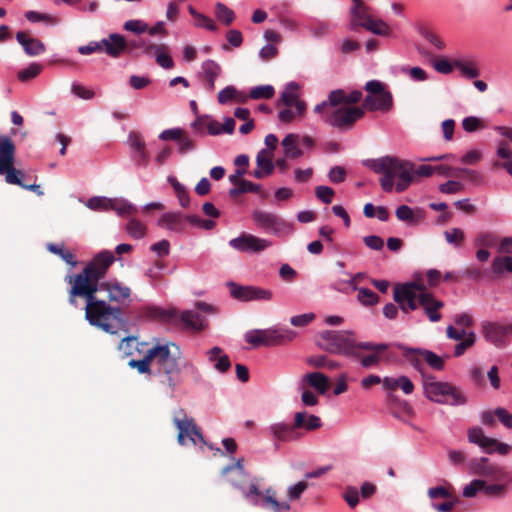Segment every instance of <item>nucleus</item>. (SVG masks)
<instances>
[{
	"instance_id": "nucleus-16",
	"label": "nucleus",
	"mask_w": 512,
	"mask_h": 512,
	"mask_svg": "<svg viewBox=\"0 0 512 512\" xmlns=\"http://www.w3.org/2000/svg\"><path fill=\"white\" fill-rule=\"evenodd\" d=\"M106 291L110 302L123 304L130 298L131 289L117 280H110L100 283L99 291Z\"/></svg>"
},
{
	"instance_id": "nucleus-37",
	"label": "nucleus",
	"mask_w": 512,
	"mask_h": 512,
	"mask_svg": "<svg viewBox=\"0 0 512 512\" xmlns=\"http://www.w3.org/2000/svg\"><path fill=\"white\" fill-rule=\"evenodd\" d=\"M305 380L320 394H325L329 386L328 378L320 372L308 373L305 376Z\"/></svg>"
},
{
	"instance_id": "nucleus-3",
	"label": "nucleus",
	"mask_w": 512,
	"mask_h": 512,
	"mask_svg": "<svg viewBox=\"0 0 512 512\" xmlns=\"http://www.w3.org/2000/svg\"><path fill=\"white\" fill-rule=\"evenodd\" d=\"M154 363L158 366V373L165 377L167 385L174 389L180 382L182 367L181 350L172 342L157 343L153 346Z\"/></svg>"
},
{
	"instance_id": "nucleus-52",
	"label": "nucleus",
	"mask_w": 512,
	"mask_h": 512,
	"mask_svg": "<svg viewBox=\"0 0 512 512\" xmlns=\"http://www.w3.org/2000/svg\"><path fill=\"white\" fill-rule=\"evenodd\" d=\"M358 300L365 306H373L379 302V296L368 288H359Z\"/></svg>"
},
{
	"instance_id": "nucleus-57",
	"label": "nucleus",
	"mask_w": 512,
	"mask_h": 512,
	"mask_svg": "<svg viewBox=\"0 0 512 512\" xmlns=\"http://www.w3.org/2000/svg\"><path fill=\"white\" fill-rule=\"evenodd\" d=\"M497 242L495 234L490 232H483L477 235L475 238V245L484 248L493 247Z\"/></svg>"
},
{
	"instance_id": "nucleus-39",
	"label": "nucleus",
	"mask_w": 512,
	"mask_h": 512,
	"mask_svg": "<svg viewBox=\"0 0 512 512\" xmlns=\"http://www.w3.org/2000/svg\"><path fill=\"white\" fill-rule=\"evenodd\" d=\"M181 322L192 330L200 331L204 328L203 319L193 311H183L180 316Z\"/></svg>"
},
{
	"instance_id": "nucleus-64",
	"label": "nucleus",
	"mask_w": 512,
	"mask_h": 512,
	"mask_svg": "<svg viewBox=\"0 0 512 512\" xmlns=\"http://www.w3.org/2000/svg\"><path fill=\"white\" fill-rule=\"evenodd\" d=\"M462 126L466 132H470V133L484 128L482 121L479 118L474 117V116H469V117L464 118V120L462 121Z\"/></svg>"
},
{
	"instance_id": "nucleus-56",
	"label": "nucleus",
	"mask_w": 512,
	"mask_h": 512,
	"mask_svg": "<svg viewBox=\"0 0 512 512\" xmlns=\"http://www.w3.org/2000/svg\"><path fill=\"white\" fill-rule=\"evenodd\" d=\"M460 502V499L453 495L451 498H447L442 503L432 502L431 507L437 512H451L456 504Z\"/></svg>"
},
{
	"instance_id": "nucleus-53",
	"label": "nucleus",
	"mask_w": 512,
	"mask_h": 512,
	"mask_svg": "<svg viewBox=\"0 0 512 512\" xmlns=\"http://www.w3.org/2000/svg\"><path fill=\"white\" fill-rule=\"evenodd\" d=\"M110 209L115 210L120 216L133 215L137 212L136 207L126 201L112 200Z\"/></svg>"
},
{
	"instance_id": "nucleus-45",
	"label": "nucleus",
	"mask_w": 512,
	"mask_h": 512,
	"mask_svg": "<svg viewBox=\"0 0 512 512\" xmlns=\"http://www.w3.org/2000/svg\"><path fill=\"white\" fill-rule=\"evenodd\" d=\"M47 249L51 253H54V254L58 255L59 257H61V259L63 261H65L67 264L71 265L72 267L76 266L77 260H76L75 255L70 250L64 249L62 245L60 246V245H57L54 243H49L47 245Z\"/></svg>"
},
{
	"instance_id": "nucleus-23",
	"label": "nucleus",
	"mask_w": 512,
	"mask_h": 512,
	"mask_svg": "<svg viewBox=\"0 0 512 512\" xmlns=\"http://www.w3.org/2000/svg\"><path fill=\"white\" fill-rule=\"evenodd\" d=\"M201 69L206 89L211 92L215 88L216 79L221 74V66L216 61L209 59L202 63Z\"/></svg>"
},
{
	"instance_id": "nucleus-26",
	"label": "nucleus",
	"mask_w": 512,
	"mask_h": 512,
	"mask_svg": "<svg viewBox=\"0 0 512 512\" xmlns=\"http://www.w3.org/2000/svg\"><path fill=\"white\" fill-rule=\"evenodd\" d=\"M15 145L7 136L0 137V171L14 164Z\"/></svg>"
},
{
	"instance_id": "nucleus-63",
	"label": "nucleus",
	"mask_w": 512,
	"mask_h": 512,
	"mask_svg": "<svg viewBox=\"0 0 512 512\" xmlns=\"http://www.w3.org/2000/svg\"><path fill=\"white\" fill-rule=\"evenodd\" d=\"M139 342L136 337L128 336L121 340L119 344V350L124 353V355L129 356L132 354V349L137 348Z\"/></svg>"
},
{
	"instance_id": "nucleus-10",
	"label": "nucleus",
	"mask_w": 512,
	"mask_h": 512,
	"mask_svg": "<svg viewBox=\"0 0 512 512\" xmlns=\"http://www.w3.org/2000/svg\"><path fill=\"white\" fill-rule=\"evenodd\" d=\"M484 339L496 348H505L508 337L512 336V323L502 324L497 321H483L480 324Z\"/></svg>"
},
{
	"instance_id": "nucleus-32",
	"label": "nucleus",
	"mask_w": 512,
	"mask_h": 512,
	"mask_svg": "<svg viewBox=\"0 0 512 512\" xmlns=\"http://www.w3.org/2000/svg\"><path fill=\"white\" fill-rule=\"evenodd\" d=\"M454 65L461 76L466 79H475L480 75L478 64L474 60L454 59Z\"/></svg>"
},
{
	"instance_id": "nucleus-14",
	"label": "nucleus",
	"mask_w": 512,
	"mask_h": 512,
	"mask_svg": "<svg viewBox=\"0 0 512 512\" xmlns=\"http://www.w3.org/2000/svg\"><path fill=\"white\" fill-rule=\"evenodd\" d=\"M271 244L270 241L249 233H242L229 241V245L239 252H261L270 247Z\"/></svg>"
},
{
	"instance_id": "nucleus-22",
	"label": "nucleus",
	"mask_w": 512,
	"mask_h": 512,
	"mask_svg": "<svg viewBox=\"0 0 512 512\" xmlns=\"http://www.w3.org/2000/svg\"><path fill=\"white\" fill-rule=\"evenodd\" d=\"M270 430L275 439L283 442L295 441L300 439L302 436L295 427V422L292 425L275 423L271 425Z\"/></svg>"
},
{
	"instance_id": "nucleus-44",
	"label": "nucleus",
	"mask_w": 512,
	"mask_h": 512,
	"mask_svg": "<svg viewBox=\"0 0 512 512\" xmlns=\"http://www.w3.org/2000/svg\"><path fill=\"white\" fill-rule=\"evenodd\" d=\"M492 271L496 275H502L504 272L512 273V257L497 256L492 261Z\"/></svg>"
},
{
	"instance_id": "nucleus-29",
	"label": "nucleus",
	"mask_w": 512,
	"mask_h": 512,
	"mask_svg": "<svg viewBox=\"0 0 512 512\" xmlns=\"http://www.w3.org/2000/svg\"><path fill=\"white\" fill-rule=\"evenodd\" d=\"M468 440L470 443L476 444L483 448L486 452L492 453V445L496 443V439L487 437L484 431L480 427H472L467 433Z\"/></svg>"
},
{
	"instance_id": "nucleus-62",
	"label": "nucleus",
	"mask_w": 512,
	"mask_h": 512,
	"mask_svg": "<svg viewBox=\"0 0 512 512\" xmlns=\"http://www.w3.org/2000/svg\"><path fill=\"white\" fill-rule=\"evenodd\" d=\"M124 29L136 34L147 32L148 25L142 20H128L124 23Z\"/></svg>"
},
{
	"instance_id": "nucleus-30",
	"label": "nucleus",
	"mask_w": 512,
	"mask_h": 512,
	"mask_svg": "<svg viewBox=\"0 0 512 512\" xmlns=\"http://www.w3.org/2000/svg\"><path fill=\"white\" fill-rule=\"evenodd\" d=\"M207 358L209 362L214 364V368L221 372H227L231 367V361L226 354H222L220 347H213L207 351Z\"/></svg>"
},
{
	"instance_id": "nucleus-38",
	"label": "nucleus",
	"mask_w": 512,
	"mask_h": 512,
	"mask_svg": "<svg viewBox=\"0 0 512 512\" xmlns=\"http://www.w3.org/2000/svg\"><path fill=\"white\" fill-rule=\"evenodd\" d=\"M273 152L267 149H262L256 156V165L258 168L264 170L266 174L271 175L275 169V165L272 161Z\"/></svg>"
},
{
	"instance_id": "nucleus-41",
	"label": "nucleus",
	"mask_w": 512,
	"mask_h": 512,
	"mask_svg": "<svg viewBox=\"0 0 512 512\" xmlns=\"http://www.w3.org/2000/svg\"><path fill=\"white\" fill-rule=\"evenodd\" d=\"M0 175H5V181L8 184L18 185L23 188L24 182V173L21 170H18L14 167V164L4 168L0 171Z\"/></svg>"
},
{
	"instance_id": "nucleus-21",
	"label": "nucleus",
	"mask_w": 512,
	"mask_h": 512,
	"mask_svg": "<svg viewBox=\"0 0 512 512\" xmlns=\"http://www.w3.org/2000/svg\"><path fill=\"white\" fill-rule=\"evenodd\" d=\"M387 405L390 413L396 418L404 420L406 417L413 415V409L409 403L393 393L387 395Z\"/></svg>"
},
{
	"instance_id": "nucleus-13",
	"label": "nucleus",
	"mask_w": 512,
	"mask_h": 512,
	"mask_svg": "<svg viewBox=\"0 0 512 512\" xmlns=\"http://www.w3.org/2000/svg\"><path fill=\"white\" fill-rule=\"evenodd\" d=\"M230 295L239 301L270 300L272 292L255 286H242L234 282H228Z\"/></svg>"
},
{
	"instance_id": "nucleus-12",
	"label": "nucleus",
	"mask_w": 512,
	"mask_h": 512,
	"mask_svg": "<svg viewBox=\"0 0 512 512\" xmlns=\"http://www.w3.org/2000/svg\"><path fill=\"white\" fill-rule=\"evenodd\" d=\"M173 423L178 429L177 441L180 445L186 444V438H188L193 445L196 444L194 437H197L200 441H204V437L195 424L194 419L187 417L182 408L174 412Z\"/></svg>"
},
{
	"instance_id": "nucleus-27",
	"label": "nucleus",
	"mask_w": 512,
	"mask_h": 512,
	"mask_svg": "<svg viewBox=\"0 0 512 512\" xmlns=\"http://www.w3.org/2000/svg\"><path fill=\"white\" fill-rule=\"evenodd\" d=\"M294 422L297 430L313 431L322 426L321 419L318 416L309 414L306 411L297 412L294 416Z\"/></svg>"
},
{
	"instance_id": "nucleus-47",
	"label": "nucleus",
	"mask_w": 512,
	"mask_h": 512,
	"mask_svg": "<svg viewBox=\"0 0 512 512\" xmlns=\"http://www.w3.org/2000/svg\"><path fill=\"white\" fill-rule=\"evenodd\" d=\"M307 363L315 368H327L329 370H335L339 366L336 361L330 360L325 355L311 356L307 358Z\"/></svg>"
},
{
	"instance_id": "nucleus-54",
	"label": "nucleus",
	"mask_w": 512,
	"mask_h": 512,
	"mask_svg": "<svg viewBox=\"0 0 512 512\" xmlns=\"http://www.w3.org/2000/svg\"><path fill=\"white\" fill-rule=\"evenodd\" d=\"M444 237L449 244L459 247L462 245L465 235L461 229L452 228L444 232Z\"/></svg>"
},
{
	"instance_id": "nucleus-48",
	"label": "nucleus",
	"mask_w": 512,
	"mask_h": 512,
	"mask_svg": "<svg viewBox=\"0 0 512 512\" xmlns=\"http://www.w3.org/2000/svg\"><path fill=\"white\" fill-rule=\"evenodd\" d=\"M275 94L274 87L271 85H260L253 87L249 92V97L254 100L271 99Z\"/></svg>"
},
{
	"instance_id": "nucleus-6",
	"label": "nucleus",
	"mask_w": 512,
	"mask_h": 512,
	"mask_svg": "<svg viewBox=\"0 0 512 512\" xmlns=\"http://www.w3.org/2000/svg\"><path fill=\"white\" fill-rule=\"evenodd\" d=\"M318 346L332 354L359 357L356 345L345 333L340 331H324L319 335Z\"/></svg>"
},
{
	"instance_id": "nucleus-50",
	"label": "nucleus",
	"mask_w": 512,
	"mask_h": 512,
	"mask_svg": "<svg viewBox=\"0 0 512 512\" xmlns=\"http://www.w3.org/2000/svg\"><path fill=\"white\" fill-rule=\"evenodd\" d=\"M86 205L92 210L107 211L112 206V200L106 197L94 196L87 201Z\"/></svg>"
},
{
	"instance_id": "nucleus-61",
	"label": "nucleus",
	"mask_w": 512,
	"mask_h": 512,
	"mask_svg": "<svg viewBox=\"0 0 512 512\" xmlns=\"http://www.w3.org/2000/svg\"><path fill=\"white\" fill-rule=\"evenodd\" d=\"M464 185L455 180H449L439 185V191L444 194H455L463 191Z\"/></svg>"
},
{
	"instance_id": "nucleus-1",
	"label": "nucleus",
	"mask_w": 512,
	"mask_h": 512,
	"mask_svg": "<svg viewBox=\"0 0 512 512\" xmlns=\"http://www.w3.org/2000/svg\"><path fill=\"white\" fill-rule=\"evenodd\" d=\"M114 261V254L104 250L97 254L80 273L65 277V281L71 286L68 291L69 304L77 307V297L84 298L86 320L92 326L110 334H116L126 326L122 308L112 306L97 297L100 280L104 278Z\"/></svg>"
},
{
	"instance_id": "nucleus-20",
	"label": "nucleus",
	"mask_w": 512,
	"mask_h": 512,
	"mask_svg": "<svg viewBox=\"0 0 512 512\" xmlns=\"http://www.w3.org/2000/svg\"><path fill=\"white\" fill-rule=\"evenodd\" d=\"M102 50L109 56L118 58L122 53H127V40L124 36L111 33L108 38L102 39Z\"/></svg>"
},
{
	"instance_id": "nucleus-4",
	"label": "nucleus",
	"mask_w": 512,
	"mask_h": 512,
	"mask_svg": "<svg viewBox=\"0 0 512 512\" xmlns=\"http://www.w3.org/2000/svg\"><path fill=\"white\" fill-rule=\"evenodd\" d=\"M314 112L321 114L326 123L341 130L350 129L365 114L362 107L332 105L329 99L316 105Z\"/></svg>"
},
{
	"instance_id": "nucleus-49",
	"label": "nucleus",
	"mask_w": 512,
	"mask_h": 512,
	"mask_svg": "<svg viewBox=\"0 0 512 512\" xmlns=\"http://www.w3.org/2000/svg\"><path fill=\"white\" fill-rule=\"evenodd\" d=\"M476 342V334L473 331H469L468 336L459 341L456 344L454 350V356H462L469 348H471Z\"/></svg>"
},
{
	"instance_id": "nucleus-34",
	"label": "nucleus",
	"mask_w": 512,
	"mask_h": 512,
	"mask_svg": "<svg viewBox=\"0 0 512 512\" xmlns=\"http://www.w3.org/2000/svg\"><path fill=\"white\" fill-rule=\"evenodd\" d=\"M161 227H166L175 232H182L184 230V219L179 213H166L158 220Z\"/></svg>"
},
{
	"instance_id": "nucleus-28",
	"label": "nucleus",
	"mask_w": 512,
	"mask_h": 512,
	"mask_svg": "<svg viewBox=\"0 0 512 512\" xmlns=\"http://www.w3.org/2000/svg\"><path fill=\"white\" fill-rule=\"evenodd\" d=\"M396 217L408 225H417L424 220L425 212L421 209L413 210L407 205H400L396 209Z\"/></svg>"
},
{
	"instance_id": "nucleus-43",
	"label": "nucleus",
	"mask_w": 512,
	"mask_h": 512,
	"mask_svg": "<svg viewBox=\"0 0 512 512\" xmlns=\"http://www.w3.org/2000/svg\"><path fill=\"white\" fill-rule=\"evenodd\" d=\"M365 29L378 36H389L391 28L381 19H374L373 17L369 22H366Z\"/></svg>"
},
{
	"instance_id": "nucleus-31",
	"label": "nucleus",
	"mask_w": 512,
	"mask_h": 512,
	"mask_svg": "<svg viewBox=\"0 0 512 512\" xmlns=\"http://www.w3.org/2000/svg\"><path fill=\"white\" fill-rule=\"evenodd\" d=\"M350 19V29L357 31L359 27H366V22H369L372 16L369 14V7L364 5L363 7H352Z\"/></svg>"
},
{
	"instance_id": "nucleus-17",
	"label": "nucleus",
	"mask_w": 512,
	"mask_h": 512,
	"mask_svg": "<svg viewBox=\"0 0 512 512\" xmlns=\"http://www.w3.org/2000/svg\"><path fill=\"white\" fill-rule=\"evenodd\" d=\"M418 302L431 322L441 320L442 316L439 310L444 306L441 300L436 299L431 293L425 292L419 294Z\"/></svg>"
},
{
	"instance_id": "nucleus-19",
	"label": "nucleus",
	"mask_w": 512,
	"mask_h": 512,
	"mask_svg": "<svg viewBox=\"0 0 512 512\" xmlns=\"http://www.w3.org/2000/svg\"><path fill=\"white\" fill-rule=\"evenodd\" d=\"M299 86L296 82H290L281 93L280 101L286 107H295L299 116H302L306 110L304 101L299 100L298 91Z\"/></svg>"
},
{
	"instance_id": "nucleus-8",
	"label": "nucleus",
	"mask_w": 512,
	"mask_h": 512,
	"mask_svg": "<svg viewBox=\"0 0 512 512\" xmlns=\"http://www.w3.org/2000/svg\"><path fill=\"white\" fill-rule=\"evenodd\" d=\"M295 337L296 333L289 329H255L245 334V341L254 347H269L290 342Z\"/></svg>"
},
{
	"instance_id": "nucleus-15",
	"label": "nucleus",
	"mask_w": 512,
	"mask_h": 512,
	"mask_svg": "<svg viewBox=\"0 0 512 512\" xmlns=\"http://www.w3.org/2000/svg\"><path fill=\"white\" fill-rule=\"evenodd\" d=\"M389 346L390 345L386 344V343H378V344H375L372 342L357 343L356 350L361 349V350H366V351L371 352V354H368L365 356H361L359 354V357H357V358L360 359V363L364 368L376 367L379 365L380 361L383 358V353L386 350H388Z\"/></svg>"
},
{
	"instance_id": "nucleus-51",
	"label": "nucleus",
	"mask_w": 512,
	"mask_h": 512,
	"mask_svg": "<svg viewBox=\"0 0 512 512\" xmlns=\"http://www.w3.org/2000/svg\"><path fill=\"white\" fill-rule=\"evenodd\" d=\"M126 230L135 239H141L146 234V226L136 219H131L127 223Z\"/></svg>"
},
{
	"instance_id": "nucleus-33",
	"label": "nucleus",
	"mask_w": 512,
	"mask_h": 512,
	"mask_svg": "<svg viewBox=\"0 0 512 512\" xmlns=\"http://www.w3.org/2000/svg\"><path fill=\"white\" fill-rule=\"evenodd\" d=\"M299 136L297 134H288L282 140L281 144L284 148V155L289 159H298L303 155V151L298 147Z\"/></svg>"
},
{
	"instance_id": "nucleus-60",
	"label": "nucleus",
	"mask_w": 512,
	"mask_h": 512,
	"mask_svg": "<svg viewBox=\"0 0 512 512\" xmlns=\"http://www.w3.org/2000/svg\"><path fill=\"white\" fill-rule=\"evenodd\" d=\"M343 498L348 506L354 509L359 503V492L354 486H347L343 493Z\"/></svg>"
},
{
	"instance_id": "nucleus-58",
	"label": "nucleus",
	"mask_w": 512,
	"mask_h": 512,
	"mask_svg": "<svg viewBox=\"0 0 512 512\" xmlns=\"http://www.w3.org/2000/svg\"><path fill=\"white\" fill-rule=\"evenodd\" d=\"M173 311L163 310L157 307H150L147 309V317L150 319L167 321L174 316Z\"/></svg>"
},
{
	"instance_id": "nucleus-35",
	"label": "nucleus",
	"mask_w": 512,
	"mask_h": 512,
	"mask_svg": "<svg viewBox=\"0 0 512 512\" xmlns=\"http://www.w3.org/2000/svg\"><path fill=\"white\" fill-rule=\"evenodd\" d=\"M155 43L144 38L127 40V53H133L137 49H142V53L147 56H153V51L159 50Z\"/></svg>"
},
{
	"instance_id": "nucleus-9",
	"label": "nucleus",
	"mask_w": 512,
	"mask_h": 512,
	"mask_svg": "<svg viewBox=\"0 0 512 512\" xmlns=\"http://www.w3.org/2000/svg\"><path fill=\"white\" fill-rule=\"evenodd\" d=\"M397 347L402 351L403 357L421 373L423 372V362H426L434 370L444 369V359L430 350L411 348L403 344H398Z\"/></svg>"
},
{
	"instance_id": "nucleus-11",
	"label": "nucleus",
	"mask_w": 512,
	"mask_h": 512,
	"mask_svg": "<svg viewBox=\"0 0 512 512\" xmlns=\"http://www.w3.org/2000/svg\"><path fill=\"white\" fill-rule=\"evenodd\" d=\"M252 219L255 225L266 233L280 236L291 231L290 225L285 220L271 212L255 210L252 212Z\"/></svg>"
},
{
	"instance_id": "nucleus-36",
	"label": "nucleus",
	"mask_w": 512,
	"mask_h": 512,
	"mask_svg": "<svg viewBox=\"0 0 512 512\" xmlns=\"http://www.w3.org/2000/svg\"><path fill=\"white\" fill-rule=\"evenodd\" d=\"M154 363L153 347L149 348L143 359L128 361L131 368L137 369L140 374L150 373V365Z\"/></svg>"
},
{
	"instance_id": "nucleus-24",
	"label": "nucleus",
	"mask_w": 512,
	"mask_h": 512,
	"mask_svg": "<svg viewBox=\"0 0 512 512\" xmlns=\"http://www.w3.org/2000/svg\"><path fill=\"white\" fill-rule=\"evenodd\" d=\"M16 39L23 46L25 53L30 56H36L45 51V46L40 40L30 37L23 31L16 33Z\"/></svg>"
},
{
	"instance_id": "nucleus-55",
	"label": "nucleus",
	"mask_w": 512,
	"mask_h": 512,
	"mask_svg": "<svg viewBox=\"0 0 512 512\" xmlns=\"http://www.w3.org/2000/svg\"><path fill=\"white\" fill-rule=\"evenodd\" d=\"M41 71L42 65L38 63H32L27 68L19 71L18 78L20 81H28L39 75Z\"/></svg>"
},
{
	"instance_id": "nucleus-5",
	"label": "nucleus",
	"mask_w": 512,
	"mask_h": 512,
	"mask_svg": "<svg viewBox=\"0 0 512 512\" xmlns=\"http://www.w3.org/2000/svg\"><path fill=\"white\" fill-rule=\"evenodd\" d=\"M425 396L436 403L449 406H463L468 402L465 392L450 382L436 381L434 377L423 380Z\"/></svg>"
},
{
	"instance_id": "nucleus-40",
	"label": "nucleus",
	"mask_w": 512,
	"mask_h": 512,
	"mask_svg": "<svg viewBox=\"0 0 512 512\" xmlns=\"http://www.w3.org/2000/svg\"><path fill=\"white\" fill-rule=\"evenodd\" d=\"M156 47H161V49L159 48V50L153 51L157 64L164 69H172L174 67V61L169 55L168 47L165 44H156Z\"/></svg>"
},
{
	"instance_id": "nucleus-42",
	"label": "nucleus",
	"mask_w": 512,
	"mask_h": 512,
	"mask_svg": "<svg viewBox=\"0 0 512 512\" xmlns=\"http://www.w3.org/2000/svg\"><path fill=\"white\" fill-rule=\"evenodd\" d=\"M453 495H455L454 488L452 485L447 484L444 486H436V487H430L427 490V496L432 500L435 501L437 499H447L451 498Z\"/></svg>"
},
{
	"instance_id": "nucleus-46",
	"label": "nucleus",
	"mask_w": 512,
	"mask_h": 512,
	"mask_svg": "<svg viewBox=\"0 0 512 512\" xmlns=\"http://www.w3.org/2000/svg\"><path fill=\"white\" fill-rule=\"evenodd\" d=\"M215 15L220 22L227 26H229L235 19L234 11L221 2H217L215 4Z\"/></svg>"
},
{
	"instance_id": "nucleus-7",
	"label": "nucleus",
	"mask_w": 512,
	"mask_h": 512,
	"mask_svg": "<svg viewBox=\"0 0 512 512\" xmlns=\"http://www.w3.org/2000/svg\"><path fill=\"white\" fill-rule=\"evenodd\" d=\"M364 89L369 93L362 104L363 109L369 111L388 112L393 107V96L386 89L384 83L378 80H371L365 84Z\"/></svg>"
},
{
	"instance_id": "nucleus-2",
	"label": "nucleus",
	"mask_w": 512,
	"mask_h": 512,
	"mask_svg": "<svg viewBox=\"0 0 512 512\" xmlns=\"http://www.w3.org/2000/svg\"><path fill=\"white\" fill-rule=\"evenodd\" d=\"M364 165L374 173L382 175L379 179L380 186L385 192H391L394 187V180L397 192L405 191L414 180V175L419 177H430L434 173V166L420 165L417 169L412 162L399 159L395 156H383L376 159H367Z\"/></svg>"
},
{
	"instance_id": "nucleus-25",
	"label": "nucleus",
	"mask_w": 512,
	"mask_h": 512,
	"mask_svg": "<svg viewBox=\"0 0 512 512\" xmlns=\"http://www.w3.org/2000/svg\"><path fill=\"white\" fill-rule=\"evenodd\" d=\"M329 101L332 105H345L350 106L360 102L362 99V92L359 90L352 91L348 94L342 89L331 91L329 94Z\"/></svg>"
},
{
	"instance_id": "nucleus-59",
	"label": "nucleus",
	"mask_w": 512,
	"mask_h": 512,
	"mask_svg": "<svg viewBox=\"0 0 512 512\" xmlns=\"http://www.w3.org/2000/svg\"><path fill=\"white\" fill-rule=\"evenodd\" d=\"M485 481L481 479H474L463 489V496L466 498L474 497L480 490H483Z\"/></svg>"
},
{
	"instance_id": "nucleus-18",
	"label": "nucleus",
	"mask_w": 512,
	"mask_h": 512,
	"mask_svg": "<svg viewBox=\"0 0 512 512\" xmlns=\"http://www.w3.org/2000/svg\"><path fill=\"white\" fill-rule=\"evenodd\" d=\"M417 294L410 291L409 286H397L394 290V300L404 313L417 309Z\"/></svg>"
}]
</instances>
